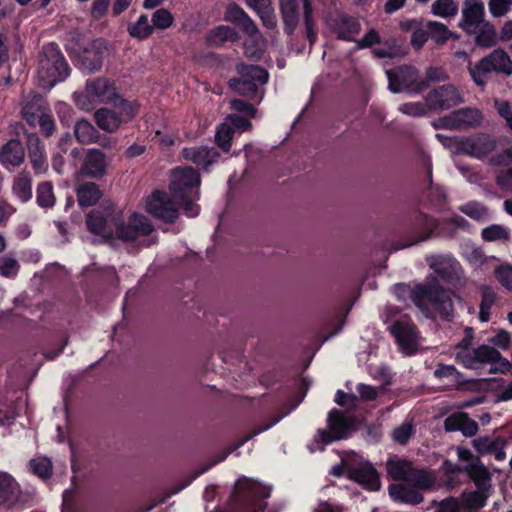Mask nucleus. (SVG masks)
I'll use <instances>...</instances> for the list:
<instances>
[{"label":"nucleus","instance_id":"obj_13","mask_svg":"<svg viewBox=\"0 0 512 512\" xmlns=\"http://www.w3.org/2000/svg\"><path fill=\"white\" fill-rule=\"evenodd\" d=\"M343 463L351 480L372 491L380 488L381 482L376 469L363 457L354 452L346 453Z\"/></svg>","mask_w":512,"mask_h":512},{"label":"nucleus","instance_id":"obj_7","mask_svg":"<svg viewBox=\"0 0 512 512\" xmlns=\"http://www.w3.org/2000/svg\"><path fill=\"white\" fill-rule=\"evenodd\" d=\"M468 72L477 86L485 87L492 72L506 76L512 75V60L505 50L496 48L476 64L473 65L470 62Z\"/></svg>","mask_w":512,"mask_h":512},{"label":"nucleus","instance_id":"obj_24","mask_svg":"<svg viewBox=\"0 0 512 512\" xmlns=\"http://www.w3.org/2000/svg\"><path fill=\"white\" fill-rule=\"evenodd\" d=\"M105 49V41H93L87 48L84 49L81 55L80 62L82 68L89 73L100 70L103 64V52Z\"/></svg>","mask_w":512,"mask_h":512},{"label":"nucleus","instance_id":"obj_10","mask_svg":"<svg viewBox=\"0 0 512 512\" xmlns=\"http://www.w3.org/2000/svg\"><path fill=\"white\" fill-rule=\"evenodd\" d=\"M388 475L393 480H402L407 484L426 489L434 484V476L425 470L418 469L412 462L404 459L389 460L386 463Z\"/></svg>","mask_w":512,"mask_h":512},{"label":"nucleus","instance_id":"obj_57","mask_svg":"<svg viewBox=\"0 0 512 512\" xmlns=\"http://www.w3.org/2000/svg\"><path fill=\"white\" fill-rule=\"evenodd\" d=\"M463 255L474 268H480L488 261V258L483 254V252L474 246H466L464 248Z\"/></svg>","mask_w":512,"mask_h":512},{"label":"nucleus","instance_id":"obj_61","mask_svg":"<svg viewBox=\"0 0 512 512\" xmlns=\"http://www.w3.org/2000/svg\"><path fill=\"white\" fill-rule=\"evenodd\" d=\"M460 174L471 184H481L485 180L483 173L475 167L457 165Z\"/></svg>","mask_w":512,"mask_h":512},{"label":"nucleus","instance_id":"obj_41","mask_svg":"<svg viewBox=\"0 0 512 512\" xmlns=\"http://www.w3.org/2000/svg\"><path fill=\"white\" fill-rule=\"evenodd\" d=\"M113 109L117 111V117L121 124L131 121L139 111V104L130 102L119 96V99L112 101Z\"/></svg>","mask_w":512,"mask_h":512},{"label":"nucleus","instance_id":"obj_47","mask_svg":"<svg viewBox=\"0 0 512 512\" xmlns=\"http://www.w3.org/2000/svg\"><path fill=\"white\" fill-rule=\"evenodd\" d=\"M20 271V263L12 254L0 256V276L7 279H14Z\"/></svg>","mask_w":512,"mask_h":512},{"label":"nucleus","instance_id":"obj_50","mask_svg":"<svg viewBox=\"0 0 512 512\" xmlns=\"http://www.w3.org/2000/svg\"><path fill=\"white\" fill-rule=\"evenodd\" d=\"M36 200L39 206L50 208L55 204L53 187L49 182L40 183L36 191Z\"/></svg>","mask_w":512,"mask_h":512},{"label":"nucleus","instance_id":"obj_9","mask_svg":"<svg viewBox=\"0 0 512 512\" xmlns=\"http://www.w3.org/2000/svg\"><path fill=\"white\" fill-rule=\"evenodd\" d=\"M388 88L392 93L406 92L418 95L428 88V83L413 66L403 65L393 70H387Z\"/></svg>","mask_w":512,"mask_h":512},{"label":"nucleus","instance_id":"obj_60","mask_svg":"<svg viewBox=\"0 0 512 512\" xmlns=\"http://www.w3.org/2000/svg\"><path fill=\"white\" fill-rule=\"evenodd\" d=\"M495 183L502 191L512 193V166L498 170L495 174Z\"/></svg>","mask_w":512,"mask_h":512},{"label":"nucleus","instance_id":"obj_38","mask_svg":"<svg viewBox=\"0 0 512 512\" xmlns=\"http://www.w3.org/2000/svg\"><path fill=\"white\" fill-rule=\"evenodd\" d=\"M102 196L98 185L93 182H85L77 188V199L81 207L95 205Z\"/></svg>","mask_w":512,"mask_h":512},{"label":"nucleus","instance_id":"obj_20","mask_svg":"<svg viewBox=\"0 0 512 512\" xmlns=\"http://www.w3.org/2000/svg\"><path fill=\"white\" fill-rule=\"evenodd\" d=\"M485 8L482 0H465L459 26L467 33L477 31L484 22Z\"/></svg>","mask_w":512,"mask_h":512},{"label":"nucleus","instance_id":"obj_62","mask_svg":"<svg viewBox=\"0 0 512 512\" xmlns=\"http://www.w3.org/2000/svg\"><path fill=\"white\" fill-rule=\"evenodd\" d=\"M508 235V230L500 225H492L482 231V237L487 241L506 239Z\"/></svg>","mask_w":512,"mask_h":512},{"label":"nucleus","instance_id":"obj_14","mask_svg":"<svg viewBox=\"0 0 512 512\" xmlns=\"http://www.w3.org/2000/svg\"><path fill=\"white\" fill-rule=\"evenodd\" d=\"M271 488L254 480L243 478L236 483L234 498L242 502L247 512H259L266 508L263 499L270 497Z\"/></svg>","mask_w":512,"mask_h":512},{"label":"nucleus","instance_id":"obj_39","mask_svg":"<svg viewBox=\"0 0 512 512\" xmlns=\"http://www.w3.org/2000/svg\"><path fill=\"white\" fill-rule=\"evenodd\" d=\"M436 227L437 222L435 219L424 214H419L414 221V230L418 238L412 244H417L429 239Z\"/></svg>","mask_w":512,"mask_h":512},{"label":"nucleus","instance_id":"obj_28","mask_svg":"<svg viewBox=\"0 0 512 512\" xmlns=\"http://www.w3.org/2000/svg\"><path fill=\"white\" fill-rule=\"evenodd\" d=\"M183 157L197 166L207 169L216 161V158L219 157V153L216 149L205 146L189 147L183 149Z\"/></svg>","mask_w":512,"mask_h":512},{"label":"nucleus","instance_id":"obj_23","mask_svg":"<svg viewBox=\"0 0 512 512\" xmlns=\"http://www.w3.org/2000/svg\"><path fill=\"white\" fill-rule=\"evenodd\" d=\"M107 161L105 154L99 149H89L81 165V173L92 178H100L106 173Z\"/></svg>","mask_w":512,"mask_h":512},{"label":"nucleus","instance_id":"obj_46","mask_svg":"<svg viewBox=\"0 0 512 512\" xmlns=\"http://www.w3.org/2000/svg\"><path fill=\"white\" fill-rule=\"evenodd\" d=\"M489 490L479 489L463 493L462 500L463 503L467 506V508L471 510H477L485 506L486 501L490 495Z\"/></svg>","mask_w":512,"mask_h":512},{"label":"nucleus","instance_id":"obj_5","mask_svg":"<svg viewBox=\"0 0 512 512\" xmlns=\"http://www.w3.org/2000/svg\"><path fill=\"white\" fill-rule=\"evenodd\" d=\"M38 85L50 90L69 74V67L59 47L48 43L42 47L38 62Z\"/></svg>","mask_w":512,"mask_h":512},{"label":"nucleus","instance_id":"obj_48","mask_svg":"<svg viewBox=\"0 0 512 512\" xmlns=\"http://www.w3.org/2000/svg\"><path fill=\"white\" fill-rule=\"evenodd\" d=\"M428 36L432 38L438 45H443L447 40L453 36L446 25L437 22L429 21L427 23Z\"/></svg>","mask_w":512,"mask_h":512},{"label":"nucleus","instance_id":"obj_63","mask_svg":"<svg viewBox=\"0 0 512 512\" xmlns=\"http://www.w3.org/2000/svg\"><path fill=\"white\" fill-rule=\"evenodd\" d=\"M422 77L427 81L429 86L431 82H443L447 80L448 75L443 68L430 66L425 70V75Z\"/></svg>","mask_w":512,"mask_h":512},{"label":"nucleus","instance_id":"obj_40","mask_svg":"<svg viewBox=\"0 0 512 512\" xmlns=\"http://www.w3.org/2000/svg\"><path fill=\"white\" fill-rule=\"evenodd\" d=\"M74 135L81 144L95 143L99 139L98 130L86 119H80L76 122Z\"/></svg>","mask_w":512,"mask_h":512},{"label":"nucleus","instance_id":"obj_22","mask_svg":"<svg viewBox=\"0 0 512 512\" xmlns=\"http://www.w3.org/2000/svg\"><path fill=\"white\" fill-rule=\"evenodd\" d=\"M425 260L430 269L444 280H449L461 268L459 262L451 255L433 254L426 256Z\"/></svg>","mask_w":512,"mask_h":512},{"label":"nucleus","instance_id":"obj_27","mask_svg":"<svg viewBox=\"0 0 512 512\" xmlns=\"http://www.w3.org/2000/svg\"><path fill=\"white\" fill-rule=\"evenodd\" d=\"M115 222L116 216L107 218L96 211L91 212L86 220L89 231L106 239H112L114 237V230L111 228V224L113 223L115 225Z\"/></svg>","mask_w":512,"mask_h":512},{"label":"nucleus","instance_id":"obj_16","mask_svg":"<svg viewBox=\"0 0 512 512\" xmlns=\"http://www.w3.org/2000/svg\"><path fill=\"white\" fill-rule=\"evenodd\" d=\"M431 110H446L464 102L459 89L453 84H445L431 90L425 97Z\"/></svg>","mask_w":512,"mask_h":512},{"label":"nucleus","instance_id":"obj_36","mask_svg":"<svg viewBox=\"0 0 512 512\" xmlns=\"http://www.w3.org/2000/svg\"><path fill=\"white\" fill-rule=\"evenodd\" d=\"M18 492L19 485L12 475L0 471V506L13 502Z\"/></svg>","mask_w":512,"mask_h":512},{"label":"nucleus","instance_id":"obj_54","mask_svg":"<svg viewBox=\"0 0 512 512\" xmlns=\"http://www.w3.org/2000/svg\"><path fill=\"white\" fill-rule=\"evenodd\" d=\"M199 198V190H195L192 194H185L184 199H175L176 207H182L189 217H195L199 214L200 207L194 203Z\"/></svg>","mask_w":512,"mask_h":512},{"label":"nucleus","instance_id":"obj_35","mask_svg":"<svg viewBox=\"0 0 512 512\" xmlns=\"http://www.w3.org/2000/svg\"><path fill=\"white\" fill-rule=\"evenodd\" d=\"M12 193L23 203L32 198V178L28 172L22 171L15 176Z\"/></svg>","mask_w":512,"mask_h":512},{"label":"nucleus","instance_id":"obj_42","mask_svg":"<svg viewBox=\"0 0 512 512\" xmlns=\"http://www.w3.org/2000/svg\"><path fill=\"white\" fill-rule=\"evenodd\" d=\"M127 30L131 37L143 40L152 35L154 26L150 24L148 16L142 14L139 16L136 22L128 25Z\"/></svg>","mask_w":512,"mask_h":512},{"label":"nucleus","instance_id":"obj_18","mask_svg":"<svg viewBox=\"0 0 512 512\" xmlns=\"http://www.w3.org/2000/svg\"><path fill=\"white\" fill-rule=\"evenodd\" d=\"M146 210L156 218L172 223L178 217L176 201L161 191H155L146 201Z\"/></svg>","mask_w":512,"mask_h":512},{"label":"nucleus","instance_id":"obj_32","mask_svg":"<svg viewBox=\"0 0 512 512\" xmlns=\"http://www.w3.org/2000/svg\"><path fill=\"white\" fill-rule=\"evenodd\" d=\"M465 471L477 488L491 491V474L479 460L469 463L465 467Z\"/></svg>","mask_w":512,"mask_h":512},{"label":"nucleus","instance_id":"obj_52","mask_svg":"<svg viewBox=\"0 0 512 512\" xmlns=\"http://www.w3.org/2000/svg\"><path fill=\"white\" fill-rule=\"evenodd\" d=\"M31 471L42 479H47L52 473V463L47 457H37L29 463Z\"/></svg>","mask_w":512,"mask_h":512},{"label":"nucleus","instance_id":"obj_45","mask_svg":"<svg viewBox=\"0 0 512 512\" xmlns=\"http://www.w3.org/2000/svg\"><path fill=\"white\" fill-rule=\"evenodd\" d=\"M481 303L479 318L482 322H487L490 319V310L496 301V292L490 286H481Z\"/></svg>","mask_w":512,"mask_h":512},{"label":"nucleus","instance_id":"obj_2","mask_svg":"<svg viewBox=\"0 0 512 512\" xmlns=\"http://www.w3.org/2000/svg\"><path fill=\"white\" fill-rule=\"evenodd\" d=\"M443 144L454 153L464 154L474 159L485 161L491 167H505L512 162V150L503 149L497 152V140L487 133H477L470 136L447 138Z\"/></svg>","mask_w":512,"mask_h":512},{"label":"nucleus","instance_id":"obj_56","mask_svg":"<svg viewBox=\"0 0 512 512\" xmlns=\"http://www.w3.org/2000/svg\"><path fill=\"white\" fill-rule=\"evenodd\" d=\"M398 109L401 113L412 117L424 116L427 114L428 110H430L426 101L404 103L400 105Z\"/></svg>","mask_w":512,"mask_h":512},{"label":"nucleus","instance_id":"obj_11","mask_svg":"<svg viewBox=\"0 0 512 512\" xmlns=\"http://www.w3.org/2000/svg\"><path fill=\"white\" fill-rule=\"evenodd\" d=\"M153 231V225L147 217L139 213H133L127 221H118L116 218L114 237L123 242H139L148 247L155 240H141L149 236Z\"/></svg>","mask_w":512,"mask_h":512},{"label":"nucleus","instance_id":"obj_53","mask_svg":"<svg viewBox=\"0 0 512 512\" xmlns=\"http://www.w3.org/2000/svg\"><path fill=\"white\" fill-rule=\"evenodd\" d=\"M460 210L472 219L482 221L488 218V210L479 202L470 201L463 204Z\"/></svg>","mask_w":512,"mask_h":512},{"label":"nucleus","instance_id":"obj_30","mask_svg":"<svg viewBox=\"0 0 512 512\" xmlns=\"http://www.w3.org/2000/svg\"><path fill=\"white\" fill-rule=\"evenodd\" d=\"M28 156L36 173L41 174L47 171L48 163L45 148L40 139L35 135H31L28 138Z\"/></svg>","mask_w":512,"mask_h":512},{"label":"nucleus","instance_id":"obj_12","mask_svg":"<svg viewBox=\"0 0 512 512\" xmlns=\"http://www.w3.org/2000/svg\"><path fill=\"white\" fill-rule=\"evenodd\" d=\"M236 70L239 77L231 78L228 85L233 91L243 96L254 95L269 78L268 72L257 65L238 64Z\"/></svg>","mask_w":512,"mask_h":512},{"label":"nucleus","instance_id":"obj_37","mask_svg":"<svg viewBox=\"0 0 512 512\" xmlns=\"http://www.w3.org/2000/svg\"><path fill=\"white\" fill-rule=\"evenodd\" d=\"M23 118L31 125L35 126L39 117L44 113V107L40 95L33 94L23 103L21 110Z\"/></svg>","mask_w":512,"mask_h":512},{"label":"nucleus","instance_id":"obj_19","mask_svg":"<svg viewBox=\"0 0 512 512\" xmlns=\"http://www.w3.org/2000/svg\"><path fill=\"white\" fill-rule=\"evenodd\" d=\"M483 115L476 108H461L453 111L442 119L443 126L448 129H468L481 125Z\"/></svg>","mask_w":512,"mask_h":512},{"label":"nucleus","instance_id":"obj_43","mask_svg":"<svg viewBox=\"0 0 512 512\" xmlns=\"http://www.w3.org/2000/svg\"><path fill=\"white\" fill-rule=\"evenodd\" d=\"M471 34H475V42L478 46L489 48L496 44V30L492 24L489 22L482 23L477 31L472 32Z\"/></svg>","mask_w":512,"mask_h":512},{"label":"nucleus","instance_id":"obj_21","mask_svg":"<svg viewBox=\"0 0 512 512\" xmlns=\"http://www.w3.org/2000/svg\"><path fill=\"white\" fill-rule=\"evenodd\" d=\"M475 450L482 455L490 454L496 461H504L506 458V440L501 437L481 436L472 441Z\"/></svg>","mask_w":512,"mask_h":512},{"label":"nucleus","instance_id":"obj_8","mask_svg":"<svg viewBox=\"0 0 512 512\" xmlns=\"http://www.w3.org/2000/svg\"><path fill=\"white\" fill-rule=\"evenodd\" d=\"M356 429L353 416L333 409L327 418V429H319L314 437V444L322 450L324 446L338 440L347 439Z\"/></svg>","mask_w":512,"mask_h":512},{"label":"nucleus","instance_id":"obj_34","mask_svg":"<svg viewBox=\"0 0 512 512\" xmlns=\"http://www.w3.org/2000/svg\"><path fill=\"white\" fill-rule=\"evenodd\" d=\"M297 404L293 405L289 409H283L276 414L270 415L267 418L263 419L258 424H255L252 428V431L250 434L245 436L237 445V447L242 446L244 443H246L248 440L252 439L254 436L263 433L270 428H272L274 425H276L278 422H280L285 416H287L295 407Z\"/></svg>","mask_w":512,"mask_h":512},{"label":"nucleus","instance_id":"obj_6","mask_svg":"<svg viewBox=\"0 0 512 512\" xmlns=\"http://www.w3.org/2000/svg\"><path fill=\"white\" fill-rule=\"evenodd\" d=\"M72 99L79 109L90 112L99 104H109L119 99V93L113 81L97 77L88 79L84 89L74 92Z\"/></svg>","mask_w":512,"mask_h":512},{"label":"nucleus","instance_id":"obj_64","mask_svg":"<svg viewBox=\"0 0 512 512\" xmlns=\"http://www.w3.org/2000/svg\"><path fill=\"white\" fill-rule=\"evenodd\" d=\"M494 106L498 114L505 120L507 127L512 132V108L507 101L495 100Z\"/></svg>","mask_w":512,"mask_h":512},{"label":"nucleus","instance_id":"obj_26","mask_svg":"<svg viewBox=\"0 0 512 512\" xmlns=\"http://www.w3.org/2000/svg\"><path fill=\"white\" fill-rule=\"evenodd\" d=\"M279 11L284 32L292 35L299 24L300 8L298 0H279Z\"/></svg>","mask_w":512,"mask_h":512},{"label":"nucleus","instance_id":"obj_15","mask_svg":"<svg viewBox=\"0 0 512 512\" xmlns=\"http://www.w3.org/2000/svg\"><path fill=\"white\" fill-rule=\"evenodd\" d=\"M200 176L192 167H178L172 172L171 192L174 199H184L185 194H192L198 190Z\"/></svg>","mask_w":512,"mask_h":512},{"label":"nucleus","instance_id":"obj_31","mask_svg":"<svg viewBox=\"0 0 512 512\" xmlns=\"http://www.w3.org/2000/svg\"><path fill=\"white\" fill-rule=\"evenodd\" d=\"M247 5L256 11L262 24L267 29L277 27V18L271 4V0H246Z\"/></svg>","mask_w":512,"mask_h":512},{"label":"nucleus","instance_id":"obj_29","mask_svg":"<svg viewBox=\"0 0 512 512\" xmlns=\"http://www.w3.org/2000/svg\"><path fill=\"white\" fill-rule=\"evenodd\" d=\"M417 489L406 482L391 484L389 495L396 502L416 505L423 501V496Z\"/></svg>","mask_w":512,"mask_h":512},{"label":"nucleus","instance_id":"obj_1","mask_svg":"<svg viewBox=\"0 0 512 512\" xmlns=\"http://www.w3.org/2000/svg\"><path fill=\"white\" fill-rule=\"evenodd\" d=\"M306 38L312 46L317 40V17L322 18L338 39L354 42L361 31L358 19L339 13L337 0H301Z\"/></svg>","mask_w":512,"mask_h":512},{"label":"nucleus","instance_id":"obj_58","mask_svg":"<svg viewBox=\"0 0 512 512\" xmlns=\"http://www.w3.org/2000/svg\"><path fill=\"white\" fill-rule=\"evenodd\" d=\"M495 277L508 291L512 292V265L501 264L495 268Z\"/></svg>","mask_w":512,"mask_h":512},{"label":"nucleus","instance_id":"obj_44","mask_svg":"<svg viewBox=\"0 0 512 512\" xmlns=\"http://www.w3.org/2000/svg\"><path fill=\"white\" fill-rule=\"evenodd\" d=\"M237 38L238 34L233 28L221 25L210 31L207 41L212 46H219L227 41L233 42Z\"/></svg>","mask_w":512,"mask_h":512},{"label":"nucleus","instance_id":"obj_55","mask_svg":"<svg viewBox=\"0 0 512 512\" xmlns=\"http://www.w3.org/2000/svg\"><path fill=\"white\" fill-rule=\"evenodd\" d=\"M151 21L154 29L165 30L173 24L174 18L167 9L160 8L152 14Z\"/></svg>","mask_w":512,"mask_h":512},{"label":"nucleus","instance_id":"obj_25","mask_svg":"<svg viewBox=\"0 0 512 512\" xmlns=\"http://www.w3.org/2000/svg\"><path fill=\"white\" fill-rule=\"evenodd\" d=\"M24 157V147L18 140L12 139L0 148V163L7 170L19 167Z\"/></svg>","mask_w":512,"mask_h":512},{"label":"nucleus","instance_id":"obj_59","mask_svg":"<svg viewBox=\"0 0 512 512\" xmlns=\"http://www.w3.org/2000/svg\"><path fill=\"white\" fill-rule=\"evenodd\" d=\"M434 375L439 379L447 378L455 383H461L463 381L462 374L453 365H439L434 371Z\"/></svg>","mask_w":512,"mask_h":512},{"label":"nucleus","instance_id":"obj_33","mask_svg":"<svg viewBox=\"0 0 512 512\" xmlns=\"http://www.w3.org/2000/svg\"><path fill=\"white\" fill-rule=\"evenodd\" d=\"M97 126L108 133L116 132L122 125L117 117V111L113 108H100L94 113Z\"/></svg>","mask_w":512,"mask_h":512},{"label":"nucleus","instance_id":"obj_49","mask_svg":"<svg viewBox=\"0 0 512 512\" xmlns=\"http://www.w3.org/2000/svg\"><path fill=\"white\" fill-rule=\"evenodd\" d=\"M431 10L434 15L442 18L454 17L458 13V4L454 0H436Z\"/></svg>","mask_w":512,"mask_h":512},{"label":"nucleus","instance_id":"obj_4","mask_svg":"<svg viewBox=\"0 0 512 512\" xmlns=\"http://www.w3.org/2000/svg\"><path fill=\"white\" fill-rule=\"evenodd\" d=\"M394 293L398 297L409 293L414 304L424 313L430 309L437 311L444 319H449L453 312V304L449 291L444 290L436 282L429 284H418L410 289L405 284H396Z\"/></svg>","mask_w":512,"mask_h":512},{"label":"nucleus","instance_id":"obj_3","mask_svg":"<svg viewBox=\"0 0 512 512\" xmlns=\"http://www.w3.org/2000/svg\"><path fill=\"white\" fill-rule=\"evenodd\" d=\"M473 330L466 328L464 337L454 348L455 360L469 369H478L484 364H491L494 370L502 373L508 372L512 364L501 356L498 350L489 345H480L477 348L472 347Z\"/></svg>","mask_w":512,"mask_h":512},{"label":"nucleus","instance_id":"obj_51","mask_svg":"<svg viewBox=\"0 0 512 512\" xmlns=\"http://www.w3.org/2000/svg\"><path fill=\"white\" fill-rule=\"evenodd\" d=\"M234 134V129L231 127V125L225 121L219 127L217 128L215 139L218 144V146L224 150L229 151L231 148V140Z\"/></svg>","mask_w":512,"mask_h":512},{"label":"nucleus","instance_id":"obj_17","mask_svg":"<svg viewBox=\"0 0 512 512\" xmlns=\"http://www.w3.org/2000/svg\"><path fill=\"white\" fill-rule=\"evenodd\" d=\"M389 329L402 352L412 354L416 350L418 333L410 318L401 316L393 322Z\"/></svg>","mask_w":512,"mask_h":512}]
</instances>
